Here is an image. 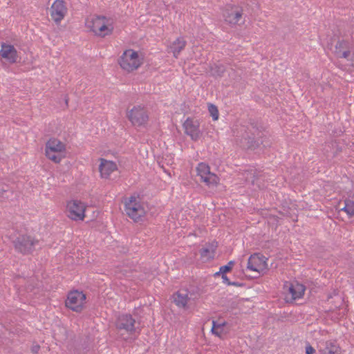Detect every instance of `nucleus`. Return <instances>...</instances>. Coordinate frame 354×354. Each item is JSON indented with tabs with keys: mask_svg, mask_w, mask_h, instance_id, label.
<instances>
[{
	"mask_svg": "<svg viewBox=\"0 0 354 354\" xmlns=\"http://www.w3.org/2000/svg\"><path fill=\"white\" fill-rule=\"evenodd\" d=\"M333 53L337 58L353 60L354 57V45L348 39H338L336 41Z\"/></svg>",
	"mask_w": 354,
	"mask_h": 354,
	"instance_id": "1",
	"label": "nucleus"
},
{
	"mask_svg": "<svg viewBox=\"0 0 354 354\" xmlns=\"http://www.w3.org/2000/svg\"><path fill=\"white\" fill-rule=\"evenodd\" d=\"M125 212L136 222L139 221L145 214V208L140 198L133 196L125 201Z\"/></svg>",
	"mask_w": 354,
	"mask_h": 354,
	"instance_id": "2",
	"label": "nucleus"
},
{
	"mask_svg": "<svg viewBox=\"0 0 354 354\" xmlns=\"http://www.w3.org/2000/svg\"><path fill=\"white\" fill-rule=\"evenodd\" d=\"M38 243L37 239L26 234L19 235L13 241L15 250L23 254L32 253Z\"/></svg>",
	"mask_w": 354,
	"mask_h": 354,
	"instance_id": "3",
	"label": "nucleus"
},
{
	"mask_svg": "<svg viewBox=\"0 0 354 354\" xmlns=\"http://www.w3.org/2000/svg\"><path fill=\"white\" fill-rule=\"evenodd\" d=\"M243 8L232 4L226 5L223 13L225 21L230 25H241L243 24Z\"/></svg>",
	"mask_w": 354,
	"mask_h": 354,
	"instance_id": "4",
	"label": "nucleus"
},
{
	"mask_svg": "<svg viewBox=\"0 0 354 354\" xmlns=\"http://www.w3.org/2000/svg\"><path fill=\"white\" fill-rule=\"evenodd\" d=\"M118 62L121 68L128 72L133 71L140 66L138 53L131 49L124 51Z\"/></svg>",
	"mask_w": 354,
	"mask_h": 354,
	"instance_id": "5",
	"label": "nucleus"
},
{
	"mask_svg": "<svg viewBox=\"0 0 354 354\" xmlns=\"http://www.w3.org/2000/svg\"><path fill=\"white\" fill-rule=\"evenodd\" d=\"M86 299V295L82 292L77 290L71 291L68 295L66 306L73 311L80 313L84 308Z\"/></svg>",
	"mask_w": 354,
	"mask_h": 354,
	"instance_id": "6",
	"label": "nucleus"
},
{
	"mask_svg": "<svg viewBox=\"0 0 354 354\" xmlns=\"http://www.w3.org/2000/svg\"><path fill=\"white\" fill-rule=\"evenodd\" d=\"M86 206L83 203L77 200L71 201L66 205L67 216L75 221H83L85 217Z\"/></svg>",
	"mask_w": 354,
	"mask_h": 354,
	"instance_id": "7",
	"label": "nucleus"
},
{
	"mask_svg": "<svg viewBox=\"0 0 354 354\" xmlns=\"http://www.w3.org/2000/svg\"><path fill=\"white\" fill-rule=\"evenodd\" d=\"M127 116L133 126H145L149 120L147 111L140 106H134L127 112Z\"/></svg>",
	"mask_w": 354,
	"mask_h": 354,
	"instance_id": "8",
	"label": "nucleus"
},
{
	"mask_svg": "<svg viewBox=\"0 0 354 354\" xmlns=\"http://www.w3.org/2000/svg\"><path fill=\"white\" fill-rule=\"evenodd\" d=\"M136 320L130 314L120 315L115 322L118 330H124V333L131 335L136 330Z\"/></svg>",
	"mask_w": 354,
	"mask_h": 354,
	"instance_id": "9",
	"label": "nucleus"
},
{
	"mask_svg": "<svg viewBox=\"0 0 354 354\" xmlns=\"http://www.w3.org/2000/svg\"><path fill=\"white\" fill-rule=\"evenodd\" d=\"M247 129L248 131H245L241 141L242 147L246 149H255L259 145V140L255 137V133H259V130L252 124L250 128Z\"/></svg>",
	"mask_w": 354,
	"mask_h": 354,
	"instance_id": "10",
	"label": "nucleus"
},
{
	"mask_svg": "<svg viewBox=\"0 0 354 354\" xmlns=\"http://www.w3.org/2000/svg\"><path fill=\"white\" fill-rule=\"evenodd\" d=\"M196 171L200 180L207 185H214L217 183V176L210 172L209 167L207 164L203 162L199 163L196 167Z\"/></svg>",
	"mask_w": 354,
	"mask_h": 354,
	"instance_id": "11",
	"label": "nucleus"
},
{
	"mask_svg": "<svg viewBox=\"0 0 354 354\" xmlns=\"http://www.w3.org/2000/svg\"><path fill=\"white\" fill-rule=\"evenodd\" d=\"M66 12L67 8L63 0H56L50 8L51 17L57 24L64 19Z\"/></svg>",
	"mask_w": 354,
	"mask_h": 354,
	"instance_id": "12",
	"label": "nucleus"
},
{
	"mask_svg": "<svg viewBox=\"0 0 354 354\" xmlns=\"http://www.w3.org/2000/svg\"><path fill=\"white\" fill-rule=\"evenodd\" d=\"M185 132L193 140H197L201 136L199 122L197 120L188 118L184 122Z\"/></svg>",
	"mask_w": 354,
	"mask_h": 354,
	"instance_id": "13",
	"label": "nucleus"
},
{
	"mask_svg": "<svg viewBox=\"0 0 354 354\" xmlns=\"http://www.w3.org/2000/svg\"><path fill=\"white\" fill-rule=\"evenodd\" d=\"M0 55L11 64L16 63L19 58L17 51L14 46L6 43L1 44Z\"/></svg>",
	"mask_w": 354,
	"mask_h": 354,
	"instance_id": "14",
	"label": "nucleus"
},
{
	"mask_svg": "<svg viewBox=\"0 0 354 354\" xmlns=\"http://www.w3.org/2000/svg\"><path fill=\"white\" fill-rule=\"evenodd\" d=\"M100 161L99 166L100 175L102 178H107L113 171L117 169V165L114 162L104 158H101Z\"/></svg>",
	"mask_w": 354,
	"mask_h": 354,
	"instance_id": "15",
	"label": "nucleus"
},
{
	"mask_svg": "<svg viewBox=\"0 0 354 354\" xmlns=\"http://www.w3.org/2000/svg\"><path fill=\"white\" fill-rule=\"evenodd\" d=\"M45 150L63 154L66 151V145L57 138H50L46 143Z\"/></svg>",
	"mask_w": 354,
	"mask_h": 354,
	"instance_id": "16",
	"label": "nucleus"
},
{
	"mask_svg": "<svg viewBox=\"0 0 354 354\" xmlns=\"http://www.w3.org/2000/svg\"><path fill=\"white\" fill-rule=\"evenodd\" d=\"M264 263H266V261H264L257 254H252L248 259L247 268L259 273L260 270L263 268Z\"/></svg>",
	"mask_w": 354,
	"mask_h": 354,
	"instance_id": "17",
	"label": "nucleus"
},
{
	"mask_svg": "<svg viewBox=\"0 0 354 354\" xmlns=\"http://www.w3.org/2000/svg\"><path fill=\"white\" fill-rule=\"evenodd\" d=\"M104 21H107V19L105 17L95 16L90 19H87L86 26L91 31L95 34Z\"/></svg>",
	"mask_w": 354,
	"mask_h": 354,
	"instance_id": "18",
	"label": "nucleus"
},
{
	"mask_svg": "<svg viewBox=\"0 0 354 354\" xmlns=\"http://www.w3.org/2000/svg\"><path fill=\"white\" fill-rule=\"evenodd\" d=\"M186 41L183 37H178L174 41L170 46V49L174 56L177 58L179 53L185 48Z\"/></svg>",
	"mask_w": 354,
	"mask_h": 354,
	"instance_id": "19",
	"label": "nucleus"
},
{
	"mask_svg": "<svg viewBox=\"0 0 354 354\" xmlns=\"http://www.w3.org/2000/svg\"><path fill=\"white\" fill-rule=\"evenodd\" d=\"M187 293L178 291L174 295V301L179 307L185 308L189 300Z\"/></svg>",
	"mask_w": 354,
	"mask_h": 354,
	"instance_id": "20",
	"label": "nucleus"
},
{
	"mask_svg": "<svg viewBox=\"0 0 354 354\" xmlns=\"http://www.w3.org/2000/svg\"><path fill=\"white\" fill-rule=\"evenodd\" d=\"M324 151L326 153H332L333 156H336L339 152L342 151V147L336 141H331L326 143Z\"/></svg>",
	"mask_w": 354,
	"mask_h": 354,
	"instance_id": "21",
	"label": "nucleus"
},
{
	"mask_svg": "<svg viewBox=\"0 0 354 354\" xmlns=\"http://www.w3.org/2000/svg\"><path fill=\"white\" fill-rule=\"evenodd\" d=\"M304 290L305 288L304 286L298 283L295 286L292 284L289 287V292L291 294L292 298L294 300L301 298L304 293Z\"/></svg>",
	"mask_w": 354,
	"mask_h": 354,
	"instance_id": "22",
	"label": "nucleus"
},
{
	"mask_svg": "<svg viewBox=\"0 0 354 354\" xmlns=\"http://www.w3.org/2000/svg\"><path fill=\"white\" fill-rule=\"evenodd\" d=\"M107 21H104V22L100 26L98 31L95 33V35L100 36L101 37H104L107 35H110L112 34L113 30V27L106 24Z\"/></svg>",
	"mask_w": 354,
	"mask_h": 354,
	"instance_id": "23",
	"label": "nucleus"
},
{
	"mask_svg": "<svg viewBox=\"0 0 354 354\" xmlns=\"http://www.w3.org/2000/svg\"><path fill=\"white\" fill-rule=\"evenodd\" d=\"M226 69L223 64H214L210 67V72L213 76L222 77L223 76Z\"/></svg>",
	"mask_w": 354,
	"mask_h": 354,
	"instance_id": "24",
	"label": "nucleus"
},
{
	"mask_svg": "<svg viewBox=\"0 0 354 354\" xmlns=\"http://www.w3.org/2000/svg\"><path fill=\"white\" fill-rule=\"evenodd\" d=\"M340 211L345 212L349 218L354 216V201L351 200H345L344 207L340 208Z\"/></svg>",
	"mask_w": 354,
	"mask_h": 354,
	"instance_id": "25",
	"label": "nucleus"
},
{
	"mask_svg": "<svg viewBox=\"0 0 354 354\" xmlns=\"http://www.w3.org/2000/svg\"><path fill=\"white\" fill-rule=\"evenodd\" d=\"M45 154L49 160H52L55 163H59L61 160L65 157L64 154L54 153L48 150H45Z\"/></svg>",
	"mask_w": 354,
	"mask_h": 354,
	"instance_id": "26",
	"label": "nucleus"
},
{
	"mask_svg": "<svg viewBox=\"0 0 354 354\" xmlns=\"http://www.w3.org/2000/svg\"><path fill=\"white\" fill-rule=\"evenodd\" d=\"M225 322L219 323L217 321L212 322V332L213 334H215L217 336H220L223 331V326H225Z\"/></svg>",
	"mask_w": 354,
	"mask_h": 354,
	"instance_id": "27",
	"label": "nucleus"
},
{
	"mask_svg": "<svg viewBox=\"0 0 354 354\" xmlns=\"http://www.w3.org/2000/svg\"><path fill=\"white\" fill-rule=\"evenodd\" d=\"M324 354H340V348L335 344L330 343L325 348Z\"/></svg>",
	"mask_w": 354,
	"mask_h": 354,
	"instance_id": "28",
	"label": "nucleus"
},
{
	"mask_svg": "<svg viewBox=\"0 0 354 354\" xmlns=\"http://www.w3.org/2000/svg\"><path fill=\"white\" fill-rule=\"evenodd\" d=\"M249 174L252 176V179L251 180L252 183L253 185H257L259 188L263 189L264 187L263 185H261L260 182H259L261 180V175L258 174L256 171L251 170Z\"/></svg>",
	"mask_w": 354,
	"mask_h": 354,
	"instance_id": "29",
	"label": "nucleus"
},
{
	"mask_svg": "<svg viewBox=\"0 0 354 354\" xmlns=\"http://www.w3.org/2000/svg\"><path fill=\"white\" fill-rule=\"evenodd\" d=\"M8 193H12V190L9 187V186L6 184L0 185V198H8Z\"/></svg>",
	"mask_w": 354,
	"mask_h": 354,
	"instance_id": "30",
	"label": "nucleus"
},
{
	"mask_svg": "<svg viewBox=\"0 0 354 354\" xmlns=\"http://www.w3.org/2000/svg\"><path fill=\"white\" fill-rule=\"evenodd\" d=\"M208 111L210 115L214 120H217L218 118V110L216 106L213 104H208Z\"/></svg>",
	"mask_w": 354,
	"mask_h": 354,
	"instance_id": "31",
	"label": "nucleus"
},
{
	"mask_svg": "<svg viewBox=\"0 0 354 354\" xmlns=\"http://www.w3.org/2000/svg\"><path fill=\"white\" fill-rule=\"evenodd\" d=\"M214 250H209V248H202L200 250V254L202 257L209 259L213 258Z\"/></svg>",
	"mask_w": 354,
	"mask_h": 354,
	"instance_id": "32",
	"label": "nucleus"
},
{
	"mask_svg": "<svg viewBox=\"0 0 354 354\" xmlns=\"http://www.w3.org/2000/svg\"><path fill=\"white\" fill-rule=\"evenodd\" d=\"M232 270L231 268L229 267V266H227L226 265L225 266H221L220 268V270L219 272H216L215 274L216 275H220V274H225L227 272H230Z\"/></svg>",
	"mask_w": 354,
	"mask_h": 354,
	"instance_id": "33",
	"label": "nucleus"
},
{
	"mask_svg": "<svg viewBox=\"0 0 354 354\" xmlns=\"http://www.w3.org/2000/svg\"><path fill=\"white\" fill-rule=\"evenodd\" d=\"M315 352V350L310 345V344H308L306 346V353L313 354Z\"/></svg>",
	"mask_w": 354,
	"mask_h": 354,
	"instance_id": "34",
	"label": "nucleus"
},
{
	"mask_svg": "<svg viewBox=\"0 0 354 354\" xmlns=\"http://www.w3.org/2000/svg\"><path fill=\"white\" fill-rule=\"evenodd\" d=\"M40 349V346L39 344H33L31 347V352L33 354H37Z\"/></svg>",
	"mask_w": 354,
	"mask_h": 354,
	"instance_id": "35",
	"label": "nucleus"
},
{
	"mask_svg": "<svg viewBox=\"0 0 354 354\" xmlns=\"http://www.w3.org/2000/svg\"><path fill=\"white\" fill-rule=\"evenodd\" d=\"M222 279L224 283H227L229 286L231 285V281L229 280L226 274H222Z\"/></svg>",
	"mask_w": 354,
	"mask_h": 354,
	"instance_id": "36",
	"label": "nucleus"
},
{
	"mask_svg": "<svg viewBox=\"0 0 354 354\" xmlns=\"http://www.w3.org/2000/svg\"><path fill=\"white\" fill-rule=\"evenodd\" d=\"M234 264V262L233 261H230V262H228V263L226 266H229L232 270Z\"/></svg>",
	"mask_w": 354,
	"mask_h": 354,
	"instance_id": "37",
	"label": "nucleus"
},
{
	"mask_svg": "<svg viewBox=\"0 0 354 354\" xmlns=\"http://www.w3.org/2000/svg\"><path fill=\"white\" fill-rule=\"evenodd\" d=\"M230 286H239L238 283L236 282H231V285Z\"/></svg>",
	"mask_w": 354,
	"mask_h": 354,
	"instance_id": "38",
	"label": "nucleus"
},
{
	"mask_svg": "<svg viewBox=\"0 0 354 354\" xmlns=\"http://www.w3.org/2000/svg\"><path fill=\"white\" fill-rule=\"evenodd\" d=\"M68 98L65 99V102H66V105H68Z\"/></svg>",
	"mask_w": 354,
	"mask_h": 354,
	"instance_id": "39",
	"label": "nucleus"
},
{
	"mask_svg": "<svg viewBox=\"0 0 354 354\" xmlns=\"http://www.w3.org/2000/svg\"><path fill=\"white\" fill-rule=\"evenodd\" d=\"M120 272H122V275H124V270H120Z\"/></svg>",
	"mask_w": 354,
	"mask_h": 354,
	"instance_id": "40",
	"label": "nucleus"
}]
</instances>
